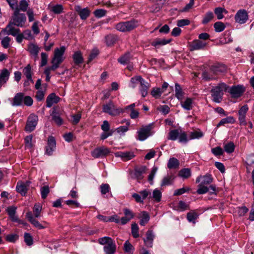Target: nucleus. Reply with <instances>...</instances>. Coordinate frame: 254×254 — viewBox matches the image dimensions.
<instances>
[{"mask_svg":"<svg viewBox=\"0 0 254 254\" xmlns=\"http://www.w3.org/2000/svg\"><path fill=\"white\" fill-rule=\"evenodd\" d=\"M235 145L233 142H230L227 144H226L224 146L225 151L228 153H231L234 152L235 149Z\"/></svg>","mask_w":254,"mask_h":254,"instance_id":"nucleus-50","label":"nucleus"},{"mask_svg":"<svg viewBox=\"0 0 254 254\" xmlns=\"http://www.w3.org/2000/svg\"><path fill=\"white\" fill-rule=\"evenodd\" d=\"M175 177L174 175H168L163 178L161 183L162 187L167 186L171 185L173 184Z\"/></svg>","mask_w":254,"mask_h":254,"instance_id":"nucleus-31","label":"nucleus"},{"mask_svg":"<svg viewBox=\"0 0 254 254\" xmlns=\"http://www.w3.org/2000/svg\"><path fill=\"white\" fill-rule=\"evenodd\" d=\"M104 251L106 254H114L116 251V245L114 240L103 248Z\"/></svg>","mask_w":254,"mask_h":254,"instance_id":"nucleus-25","label":"nucleus"},{"mask_svg":"<svg viewBox=\"0 0 254 254\" xmlns=\"http://www.w3.org/2000/svg\"><path fill=\"white\" fill-rule=\"evenodd\" d=\"M229 88L225 83L221 82L211 90L213 101L215 103H220L222 100L224 91H226Z\"/></svg>","mask_w":254,"mask_h":254,"instance_id":"nucleus-1","label":"nucleus"},{"mask_svg":"<svg viewBox=\"0 0 254 254\" xmlns=\"http://www.w3.org/2000/svg\"><path fill=\"white\" fill-rule=\"evenodd\" d=\"M193 103L192 98H187L185 101H181V106L186 110H190L193 107Z\"/></svg>","mask_w":254,"mask_h":254,"instance_id":"nucleus-30","label":"nucleus"},{"mask_svg":"<svg viewBox=\"0 0 254 254\" xmlns=\"http://www.w3.org/2000/svg\"><path fill=\"white\" fill-rule=\"evenodd\" d=\"M23 72L27 79L29 80L31 82L33 83V80L32 79L31 67L30 64H28L24 68Z\"/></svg>","mask_w":254,"mask_h":254,"instance_id":"nucleus-38","label":"nucleus"},{"mask_svg":"<svg viewBox=\"0 0 254 254\" xmlns=\"http://www.w3.org/2000/svg\"><path fill=\"white\" fill-rule=\"evenodd\" d=\"M26 20V17L24 14L20 13L18 12V10L16 9L14 10V12L11 17L10 23L14 24L17 27H22L24 26Z\"/></svg>","mask_w":254,"mask_h":254,"instance_id":"nucleus-5","label":"nucleus"},{"mask_svg":"<svg viewBox=\"0 0 254 254\" xmlns=\"http://www.w3.org/2000/svg\"><path fill=\"white\" fill-rule=\"evenodd\" d=\"M110 153L109 149L105 147H97L91 151V155L95 158H103Z\"/></svg>","mask_w":254,"mask_h":254,"instance_id":"nucleus-11","label":"nucleus"},{"mask_svg":"<svg viewBox=\"0 0 254 254\" xmlns=\"http://www.w3.org/2000/svg\"><path fill=\"white\" fill-rule=\"evenodd\" d=\"M170 41L171 39L157 38L151 42V45L152 46L159 48L160 46H164L168 44L170 42Z\"/></svg>","mask_w":254,"mask_h":254,"instance_id":"nucleus-28","label":"nucleus"},{"mask_svg":"<svg viewBox=\"0 0 254 254\" xmlns=\"http://www.w3.org/2000/svg\"><path fill=\"white\" fill-rule=\"evenodd\" d=\"M203 135V133L200 131H193L190 132L189 137L188 138L189 140L194 139H198Z\"/></svg>","mask_w":254,"mask_h":254,"instance_id":"nucleus-45","label":"nucleus"},{"mask_svg":"<svg viewBox=\"0 0 254 254\" xmlns=\"http://www.w3.org/2000/svg\"><path fill=\"white\" fill-rule=\"evenodd\" d=\"M235 122L234 118L232 117H228L226 118H224L221 120V121L218 124V127L223 125L225 124H233Z\"/></svg>","mask_w":254,"mask_h":254,"instance_id":"nucleus-49","label":"nucleus"},{"mask_svg":"<svg viewBox=\"0 0 254 254\" xmlns=\"http://www.w3.org/2000/svg\"><path fill=\"white\" fill-rule=\"evenodd\" d=\"M214 17L213 13L211 11L208 12L205 15L203 20L202 23L206 24L210 22Z\"/></svg>","mask_w":254,"mask_h":254,"instance_id":"nucleus-52","label":"nucleus"},{"mask_svg":"<svg viewBox=\"0 0 254 254\" xmlns=\"http://www.w3.org/2000/svg\"><path fill=\"white\" fill-rule=\"evenodd\" d=\"M51 63L52 64V65L51 66L47 67L45 69V70H49V72L50 73H51V71H52V70L54 71L57 68H58L59 67V65L61 64V63H59L57 61H54V62L53 60H52Z\"/></svg>","mask_w":254,"mask_h":254,"instance_id":"nucleus-58","label":"nucleus"},{"mask_svg":"<svg viewBox=\"0 0 254 254\" xmlns=\"http://www.w3.org/2000/svg\"><path fill=\"white\" fill-rule=\"evenodd\" d=\"M131 234L133 238H137L139 237L138 227L136 223H133L131 224Z\"/></svg>","mask_w":254,"mask_h":254,"instance_id":"nucleus-48","label":"nucleus"},{"mask_svg":"<svg viewBox=\"0 0 254 254\" xmlns=\"http://www.w3.org/2000/svg\"><path fill=\"white\" fill-rule=\"evenodd\" d=\"M29 185V182L26 181L25 183L18 182L16 186V190L22 195H25L27 192V188Z\"/></svg>","mask_w":254,"mask_h":254,"instance_id":"nucleus-23","label":"nucleus"},{"mask_svg":"<svg viewBox=\"0 0 254 254\" xmlns=\"http://www.w3.org/2000/svg\"><path fill=\"white\" fill-rule=\"evenodd\" d=\"M24 242L28 246H31L33 244V238L29 233H25L24 234Z\"/></svg>","mask_w":254,"mask_h":254,"instance_id":"nucleus-57","label":"nucleus"},{"mask_svg":"<svg viewBox=\"0 0 254 254\" xmlns=\"http://www.w3.org/2000/svg\"><path fill=\"white\" fill-rule=\"evenodd\" d=\"M113 240L109 237H104L99 238L98 240L99 243L102 245H107L111 242Z\"/></svg>","mask_w":254,"mask_h":254,"instance_id":"nucleus-55","label":"nucleus"},{"mask_svg":"<svg viewBox=\"0 0 254 254\" xmlns=\"http://www.w3.org/2000/svg\"><path fill=\"white\" fill-rule=\"evenodd\" d=\"M138 22L135 19L129 21L120 22L115 25V28L119 31L122 32H129L138 26Z\"/></svg>","mask_w":254,"mask_h":254,"instance_id":"nucleus-3","label":"nucleus"},{"mask_svg":"<svg viewBox=\"0 0 254 254\" xmlns=\"http://www.w3.org/2000/svg\"><path fill=\"white\" fill-rule=\"evenodd\" d=\"M26 217L28 219V221L34 226L38 229H42L46 228L48 225V223L45 222H42V223H40L39 221L36 220V218H34L31 212H28L26 214Z\"/></svg>","mask_w":254,"mask_h":254,"instance_id":"nucleus-9","label":"nucleus"},{"mask_svg":"<svg viewBox=\"0 0 254 254\" xmlns=\"http://www.w3.org/2000/svg\"><path fill=\"white\" fill-rule=\"evenodd\" d=\"M40 48L36 45L31 43L28 46V51L35 58H37Z\"/></svg>","mask_w":254,"mask_h":254,"instance_id":"nucleus-29","label":"nucleus"},{"mask_svg":"<svg viewBox=\"0 0 254 254\" xmlns=\"http://www.w3.org/2000/svg\"><path fill=\"white\" fill-rule=\"evenodd\" d=\"M14 26H15L14 24L9 22L6 27L2 29L0 31V36L5 34L8 35H11L13 36H16L20 32V30L18 28H15Z\"/></svg>","mask_w":254,"mask_h":254,"instance_id":"nucleus-10","label":"nucleus"},{"mask_svg":"<svg viewBox=\"0 0 254 254\" xmlns=\"http://www.w3.org/2000/svg\"><path fill=\"white\" fill-rule=\"evenodd\" d=\"M106 10L103 9H98L96 10L94 12V14L95 16V17L97 18H101L103 16H104L106 14Z\"/></svg>","mask_w":254,"mask_h":254,"instance_id":"nucleus-63","label":"nucleus"},{"mask_svg":"<svg viewBox=\"0 0 254 254\" xmlns=\"http://www.w3.org/2000/svg\"><path fill=\"white\" fill-rule=\"evenodd\" d=\"M157 169H158V168L157 167L154 166L152 168V170H151L150 174L148 176V181L150 182V184L151 185H152L153 183V180L154 177L156 173Z\"/></svg>","mask_w":254,"mask_h":254,"instance_id":"nucleus-56","label":"nucleus"},{"mask_svg":"<svg viewBox=\"0 0 254 254\" xmlns=\"http://www.w3.org/2000/svg\"><path fill=\"white\" fill-rule=\"evenodd\" d=\"M198 217V214L194 211L191 210L188 212L187 214V218L189 222L195 223V220Z\"/></svg>","mask_w":254,"mask_h":254,"instance_id":"nucleus-35","label":"nucleus"},{"mask_svg":"<svg viewBox=\"0 0 254 254\" xmlns=\"http://www.w3.org/2000/svg\"><path fill=\"white\" fill-rule=\"evenodd\" d=\"M116 157H121L124 161H128L134 157L135 155L132 152H118L115 153Z\"/></svg>","mask_w":254,"mask_h":254,"instance_id":"nucleus-22","label":"nucleus"},{"mask_svg":"<svg viewBox=\"0 0 254 254\" xmlns=\"http://www.w3.org/2000/svg\"><path fill=\"white\" fill-rule=\"evenodd\" d=\"M179 176L184 179H187L191 176L190 170L189 168H184L179 172Z\"/></svg>","mask_w":254,"mask_h":254,"instance_id":"nucleus-44","label":"nucleus"},{"mask_svg":"<svg viewBox=\"0 0 254 254\" xmlns=\"http://www.w3.org/2000/svg\"><path fill=\"white\" fill-rule=\"evenodd\" d=\"M216 190V186L214 185H211L209 187H203L202 188H198L196 192L199 194H202L209 192L210 194H212L215 193Z\"/></svg>","mask_w":254,"mask_h":254,"instance_id":"nucleus-20","label":"nucleus"},{"mask_svg":"<svg viewBox=\"0 0 254 254\" xmlns=\"http://www.w3.org/2000/svg\"><path fill=\"white\" fill-rule=\"evenodd\" d=\"M74 8L82 20L86 19L90 14L91 11L88 7L82 8L80 5H76Z\"/></svg>","mask_w":254,"mask_h":254,"instance_id":"nucleus-16","label":"nucleus"},{"mask_svg":"<svg viewBox=\"0 0 254 254\" xmlns=\"http://www.w3.org/2000/svg\"><path fill=\"white\" fill-rule=\"evenodd\" d=\"M225 70V66L223 65H213L211 67V72H213L216 75L224 72Z\"/></svg>","mask_w":254,"mask_h":254,"instance_id":"nucleus-42","label":"nucleus"},{"mask_svg":"<svg viewBox=\"0 0 254 254\" xmlns=\"http://www.w3.org/2000/svg\"><path fill=\"white\" fill-rule=\"evenodd\" d=\"M214 27L216 32H221L225 29V26L222 22L218 21L214 24Z\"/></svg>","mask_w":254,"mask_h":254,"instance_id":"nucleus-51","label":"nucleus"},{"mask_svg":"<svg viewBox=\"0 0 254 254\" xmlns=\"http://www.w3.org/2000/svg\"><path fill=\"white\" fill-rule=\"evenodd\" d=\"M167 139L173 141L178 139L179 142L181 143H187L189 141L186 132L180 128L170 130L168 134Z\"/></svg>","mask_w":254,"mask_h":254,"instance_id":"nucleus-2","label":"nucleus"},{"mask_svg":"<svg viewBox=\"0 0 254 254\" xmlns=\"http://www.w3.org/2000/svg\"><path fill=\"white\" fill-rule=\"evenodd\" d=\"M51 116L52 120L54 121L58 126H60L63 124V121L58 113H56L55 111H53Z\"/></svg>","mask_w":254,"mask_h":254,"instance_id":"nucleus-43","label":"nucleus"},{"mask_svg":"<svg viewBox=\"0 0 254 254\" xmlns=\"http://www.w3.org/2000/svg\"><path fill=\"white\" fill-rule=\"evenodd\" d=\"M202 76L206 80H211L216 79V75L213 72H211V67L208 71H204L202 73Z\"/></svg>","mask_w":254,"mask_h":254,"instance_id":"nucleus-36","label":"nucleus"},{"mask_svg":"<svg viewBox=\"0 0 254 254\" xmlns=\"http://www.w3.org/2000/svg\"><path fill=\"white\" fill-rule=\"evenodd\" d=\"M72 58L75 65H79L83 63L84 59L81 52L79 51L74 52Z\"/></svg>","mask_w":254,"mask_h":254,"instance_id":"nucleus-27","label":"nucleus"},{"mask_svg":"<svg viewBox=\"0 0 254 254\" xmlns=\"http://www.w3.org/2000/svg\"><path fill=\"white\" fill-rule=\"evenodd\" d=\"M163 92L164 90L160 88H154L151 92V94L153 97L158 99L160 97Z\"/></svg>","mask_w":254,"mask_h":254,"instance_id":"nucleus-46","label":"nucleus"},{"mask_svg":"<svg viewBox=\"0 0 254 254\" xmlns=\"http://www.w3.org/2000/svg\"><path fill=\"white\" fill-rule=\"evenodd\" d=\"M184 96V92L181 86L177 83H175V96L179 100H182Z\"/></svg>","mask_w":254,"mask_h":254,"instance_id":"nucleus-41","label":"nucleus"},{"mask_svg":"<svg viewBox=\"0 0 254 254\" xmlns=\"http://www.w3.org/2000/svg\"><path fill=\"white\" fill-rule=\"evenodd\" d=\"M224 11H226L225 9L220 7H216L214 9V12L218 19H221L224 17L223 12Z\"/></svg>","mask_w":254,"mask_h":254,"instance_id":"nucleus-53","label":"nucleus"},{"mask_svg":"<svg viewBox=\"0 0 254 254\" xmlns=\"http://www.w3.org/2000/svg\"><path fill=\"white\" fill-rule=\"evenodd\" d=\"M154 235L152 230H149L146 232V238L143 239L144 243L147 247H152Z\"/></svg>","mask_w":254,"mask_h":254,"instance_id":"nucleus-21","label":"nucleus"},{"mask_svg":"<svg viewBox=\"0 0 254 254\" xmlns=\"http://www.w3.org/2000/svg\"><path fill=\"white\" fill-rule=\"evenodd\" d=\"M235 19L236 21L240 24L246 23L248 19V14L247 11L245 9L238 10L235 16Z\"/></svg>","mask_w":254,"mask_h":254,"instance_id":"nucleus-13","label":"nucleus"},{"mask_svg":"<svg viewBox=\"0 0 254 254\" xmlns=\"http://www.w3.org/2000/svg\"><path fill=\"white\" fill-rule=\"evenodd\" d=\"M24 94L23 93H17L13 98L11 103L12 106H20L23 105Z\"/></svg>","mask_w":254,"mask_h":254,"instance_id":"nucleus-24","label":"nucleus"},{"mask_svg":"<svg viewBox=\"0 0 254 254\" xmlns=\"http://www.w3.org/2000/svg\"><path fill=\"white\" fill-rule=\"evenodd\" d=\"M162 197V193L161 191L158 189H155L152 192V198L154 201L159 202L161 201Z\"/></svg>","mask_w":254,"mask_h":254,"instance_id":"nucleus-47","label":"nucleus"},{"mask_svg":"<svg viewBox=\"0 0 254 254\" xmlns=\"http://www.w3.org/2000/svg\"><path fill=\"white\" fill-rule=\"evenodd\" d=\"M190 189L189 187L186 188H182L179 189H177L175 190L174 192V195H181L186 192H188Z\"/></svg>","mask_w":254,"mask_h":254,"instance_id":"nucleus-62","label":"nucleus"},{"mask_svg":"<svg viewBox=\"0 0 254 254\" xmlns=\"http://www.w3.org/2000/svg\"><path fill=\"white\" fill-rule=\"evenodd\" d=\"M56 140L53 136H49L48 138L47 145L45 147L46 154L51 155L56 149Z\"/></svg>","mask_w":254,"mask_h":254,"instance_id":"nucleus-15","label":"nucleus"},{"mask_svg":"<svg viewBox=\"0 0 254 254\" xmlns=\"http://www.w3.org/2000/svg\"><path fill=\"white\" fill-rule=\"evenodd\" d=\"M64 8L61 4H57L52 7V11L55 14H60L63 11Z\"/></svg>","mask_w":254,"mask_h":254,"instance_id":"nucleus-60","label":"nucleus"},{"mask_svg":"<svg viewBox=\"0 0 254 254\" xmlns=\"http://www.w3.org/2000/svg\"><path fill=\"white\" fill-rule=\"evenodd\" d=\"M38 120V118L37 116L33 114H30L28 117L25 127V130L29 132L34 130L37 125Z\"/></svg>","mask_w":254,"mask_h":254,"instance_id":"nucleus-6","label":"nucleus"},{"mask_svg":"<svg viewBox=\"0 0 254 254\" xmlns=\"http://www.w3.org/2000/svg\"><path fill=\"white\" fill-rule=\"evenodd\" d=\"M206 42H203L199 39L193 40L190 46V51L203 50L207 46Z\"/></svg>","mask_w":254,"mask_h":254,"instance_id":"nucleus-14","label":"nucleus"},{"mask_svg":"<svg viewBox=\"0 0 254 254\" xmlns=\"http://www.w3.org/2000/svg\"><path fill=\"white\" fill-rule=\"evenodd\" d=\"M127 126H121L116 128V130L118 133H125L128 130V126L130 125V122L127 121L126 123Z\"/></svg>","mask_w":254,"mask_h":254,"instance_id":"nucleus-59","label":"nucleus"},{"mask_svg":"<svg viewBox=\"0 0 254 254\" xmlns=\"http://www.w3.org/2000/svg\"><path fill=\"white\" fill-rule=\"evenodd\" d=\"M9 217L12 221L16 222L17 221L18 218L15 215L16 213V207L14 206H9L7 208L6 210Z\"/></svg>","mask_w":254,"mask_h":254,"instance_id":"nucleus-32","label":"nucleus"},{"mask_svg":"<svg viewBox=\"0 0 254 254\" xmlns=\"http://www.w3.org/2000/svg\"><path fill=\"white\" fill-rule=\"evenodd\" d=\"M10 70L7 68H3L0 71V88L5 84L9 78Z\"/></svg>","mask_w":254,"mask_h":254,"instance_id":"nucleus-18","label":"nucleus"},{"mask_svg":"<svg viewBox=\"0 0 254 254\" xmlns=\"http://www.w3.org/2000/svg\"><path fill=\"white\" fill-rule=\"evenodd\" d=\"M60 98L57 96L55 93H52L49 94L46 99V107L50 108L54 104L58 103Z\"/></svg>","mask_w":254,"mask_h":254,"instance_id":"nucleus-19","label":"nucleus"},{"mask_svg":"<svg viewBox=\"0 0 254 254\" xmlns=\"http://www.w3.org/2000/svg\"><path fill=\"white\" fill-rule=\"evenodd\" d=\"M213 180L212 176L209 174H207L203 176H198L196 179V183L200 182L198 185V188H200L203 187H206V185L210 184L213 182Z\"/></svg>","mask_w":254,"mask_h":254,"instance_id":"nucleus-12","label":"nucleus"},{"mask_svg":"<svg viewBox=\"0 0 254 254\" xmlns=\"http://www.w3.org/2000/svg\"><path fill=\"white\" fill-rule=\"evenodd\" d=\"M41 197L43 199H45L50 192L49 188L48 186L42 187L40 190Z\"/></svg>","mask_w":254,"mask_h":254,"instance_id":"nucleus-54","label":"nucleus"},{"mask_svg":"<svg viewBox=\"0 0 254 254\" xmlns=\"http://www.w3.org/2000/svg\"><path fill=\"white\" fill-rule=\"evenodd\" d=\"M41 209L42 208L40 204H35L34 205L33 208L34 218H38L40 216Z\"/></svg>","mask_w":254,"mask_h":254,"instance_id":"nucleus-61","label":"nucleus"},{"mask_svg":"<svg viewBox=\"0 0 254 254\" xmlns=\"http://www.w3.org/2000/svg\"><path fill=\"white\" fill-rule=\"evenodd\" d=\"M106 43L108 46L113 45L117 41L118 37L113 34H109L105 37Z\"/></svg>","mask_w":254,"mask_h":254,"instance_id":"nucleus-37","label":"nucleus"},{"mask_svg":"<svg viewBox=\"0 0 254 254\" xmlns=\"http://www.w3.org/2000/svg\"><path fill=\"white\" fill-rule=\"evenodd\" d=\"M131 58L130 54L127 52L119 58L118 61L122 64H126L129 62Z\"/></svg>","mask_w":254,"mask_h":254,"instance_id":"nucleus-34","label":"nucleus"},{"mask_svg":"<svg viewBox=\"0 0 254 254\" xmlns=\"http://www.w3.org/2000/svg\"><path fill=\"white\" fill-rule=\"evenodd\" d=\"M65 48L64 46H62L60 48L55 49L54 56L52 60L57 61L62 63L64 60L63 55L65 52Z\"/></svg>","mask_w":254,"mask_h":254,"instance_id":"nucleus-17","label":"nucleus"},{"mask_svg":"<svg viewBox=\"0 0 254 254\" xmlns=\"http://www.w3.org/2000/svg\"><path fill=\"white\" fill-rule=\"evenodd\" d=\"M139 91L143 97H145L148 93V89L149 88V84L147 82L145 81L144 79L140 81Z\"/></svg>","mask_w":254,"mask_h":254,"instance_id":"nucleus-26","label":"nucleus"},{"mask_svg":"<svg viewBox=\"0 0 254 254\" xmlns=\"http://www.w3.org/2000/svg\"><path fill=\"white\" fill-rule=\"evenodd\" d=\"M178 160L174 157L171 158L168 161L167 167L169 169H176L179 166Z\"/></svg>","mask_w":254,"mask_h":254,"instance_id":"nucleus-39","label":"nucleus"},{"mask_svg":"<svg viewBox=\"0 0 254 254\" xmlns=\"http://www.w3.org/2000/svg\"><path fill=\"white\" fill-rule=\"evenodd\" d=\"M102 110L104 113L108 114L112 116H117L124 112V110L118 108L112 101H110L104 105Z\"/></svg>","mask_w":254,"mask_h":254,"instance_id":"nucleus-4","label":"nucleus"},{"mask_svg":"<svg viewBox=\"0 0 254 254\" xmlns=\"http://www.w3.org/2000/svg\"><path fill=\"white\" fill-rule=\"evenodd\" d=\"M28 6V3L26 0H21L19 1V5L17 3V8H14V10H16V9L18 10V12L22 11H26Z\"/></svg>","mask_w":254,"mask_h":254,"instance_id":"nucleus-40","label":"nucleus"},{"mask_svg":"<svg viewBox=\"0 0 254 254\" xmlns=\"http://www.w3.org/2000/svg\"><path fill=\"white\" fill-rule=\"evenodd\" d=\"M246 89L243 85H237L230 87L229 92L233 98L240 97L245 92Z\"/></svg>","mask_w":254,"mask_h":254,"instance_id":"nucleus-8","label":"nucleus"},{"mask_svg":"<svg viewBox=\"0 0 254 254\" xmlns=\"http://www.w3.org/2000/svg\"><path fill=\"white\" fill-rule=\"evenodd\" d=\"M33 100L29 96H23V103L27 106H31L32 105Z\"/></svg>","mask_w":254,"mask_h":254,"instance_id":"nucleus-64","label":"nucleus"},{"mask_svg":"<svg viewBox=\"0 0 254 254\" xmlns=\"http://www.w3.org/2000/svg\"><path fill=\"white\" fill-rule=\"evenodd\" d=\"M141 216L139 217L140 219L139 224L141 226H145L149 220V215L148 213L144 211L141 212Z\"/></svg>","mask_w":254,"mask_h":254,"instance_id":"nucleus-33","label":"nucleus"},{"mask_svg":"<svg viewBox=\"0 0 254 254\" xmlns=\"http://www.w3.org/2000/svg\"><path fill=\"white\" fill-rule=\"evenodd\" d=\"M151 129L152 125L151 124L141 127L137 132V139L140 141L145 140L147 137L151 135Z\"/></svg>","mask_w":254,"mask_h":254,"instance_id":"nucleus-7","label":"nucleus"}]
</instances>
